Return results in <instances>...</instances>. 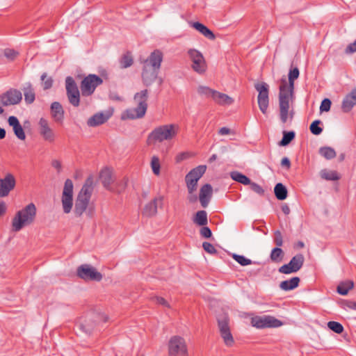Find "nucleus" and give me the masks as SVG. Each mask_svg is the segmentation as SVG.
Here are the masks:
<instances>
[{"mask_svg": "<svg viewBox=\"0 0 356 356\" xmlns=\"http://www.w3.org/2000/svg\"><path fill=\"white\" fill-rule=\"evenodd\" d=\"M291 84L288 83L285 76L280 80V86L279 88V108L280 118L282 123H286L288 118L291 120L293 118V111H289L290 102H293L294 98V87H291Z\"/></svg>", "mask_w": 356, "mask_h": 356, "instance_id": "obj_1", "label": "nucleus"}, {"mask_svg": "<svg viewBox=\"0 0 356 356\" xmlns=\"http://www.w3.org/2000/svg\"><path fill=\"white\" fill-rule=\"evenodd\" d=\"M162 60V52L156 49L144 61L141 76L145 86H151L156 80Z\"/></svg>", "mask_w": 356, "mask_h": 356, "instance_id": "obj_2", "label": "nucleus"}, {"mask_svg": "<svg viewBox=\"0 0 356 356\" xmlns=\"http://www.w3.org/2000/svg\"><path fill=\"white\" fill-rule=\"evenodd\" d=\"M148 90H143L136 92L134 101L136 104L135 108L127 109L122 115V120H135L145 116L147 109Z\"/></svg>", "mask_w": 356, "mask_h": 356, "instance_id": "obj_3", "label": "nucleus"}, {"mask_svg": "<svg viewBox=\"0 0 356 356\" xmlns=\"http://www.w3.org/2000/svg\"><path fill=\"white\" fill-rule=\"evenodd\" d=\"M36 216V207L30 203L17 212L12 220V229L14 232L20 231L24 227L32 224Z\"/></svg>", "mask_w": 356, "mask_h": 356, "instance_id": "obj_4", "label": "nucleus"}, {"mask_svg": "<svg viewBox=\"0 0 356 356\" xmlns=\"http://www.w3.org/2000/svg\"><path fill=\"white\" fill-rule=\"evenodd\" d=\"M207 170L206 165H199L191 170L185 177V181L188 192V200L190 203H194L197 200V197L194 193L197 188V182Z\"/></svg>", "mask_w": 356, "mask_h": 356, "instance_id": "obj_5", "label": "nucleus"}, {"mask_svg": "<svg viewBox=\"0 0 356 356\" xmlns=\"http://www.w3.org/2000/svg\"><path fill=\"white\" fill-rule=\"evenodd\" d=\"M178 131V124H168L161 125L152 131L148 136V140L159 143H162L164 140H170L177 136Z\"/></svg>", "mask_w": 356, "mask_h": 356, "instance_id": "obj_6", "label": "nucleus"}, {"mask_svg": "<svg viewBox=\"0 0 356 356\" xmlns=\"http://www.w3.org/2000/svg\"><path fill=\"white\" fill-rule=\"evenodd\" d=\"M107 321V317L99 313H90L79 320L78 327L83 332L90 334L100 323Z\"/></svg>", "mask_w": 356, "mask_h": 356, "instance_id": "obj_7", "label": "nucleus"}, {"mask_svg": "<svg viewBox=\"0 0 356 356\" xmlns=\"http://www.w3.org/2000/svg\"><path fill=\"white\" fill-rule=\"evenodd\" d=\"M218 326L220 334L227 346H232L234 340L230 330L229 318L227 313L222 312L217 316Z\"/></svg>", "mask_w": 356, "mask_h": 356, "instance_id": "obj_8", "label": "nucleus"}, {"mask_svg": "<svg viewBox=\"0 0 356 356\" xmlns=\"http://www.w3.org/2000/svg\"><path fill=\"white\" fill-rule=\"evenodd\" d=\"M169 356H188L185 339L180 336L172 337L168 343Z\"/></svg>", "mask_w": 356, "mask_h": 356, "instance_id": "obj_9", "label": "nucleus"}, {"mask_svg": "<svg viewBox=\"0 0 356 356\" xmlns=\"http://www.w3.org/2000/svg\"><path fill=\"white\" fill-rule=\"evenodd\" d=\"M102 79L93 74H88L82 80L80 84L81 94L84 97L92 95L96 88L102 84Z\"/></svg>", "mask_w": 356, "mask_h": 356, "instance_id": "obj_10", "label": "nucleus"}, {"mask_svg": "<svg viewBox=\"0 0 356 356\" xmlns=\"http://www.w3.org/2000/svg\"><path fill=\"white\" fill-rule=\"evenodd\" d=\"M73 188L72 181L67 179L65 181L61 197L63 209L65 213H70L73 207Z\"/></svg>", "mask_w": 356, "mask_h": 356, "instance_id": "obj_11", "label": "nucleus"}, {"mask_svg": "<svg viewBox=\"0 0 356 356\" xmlns=\"http://www.w3.org/2000/svg\"><path fill=\"white\" fill-rule=\"evenodd\" d=\"M66 94L69 102L74 107H78L80 104V92L78 86L72 76L65 79Z\"/></svg>", "mask_w": 356, "mask_h": 356, "instance_id": "obj_12", "label": "nucleus"}, {"mask_svg": "<svg viewBox=\"0 0 356 356\" xmlns=\"http://www.w3.org/2000/svg\"><path fill=\"white\" fill-rule=\"evenodd\" d=\"M188 54L192 62V69L200 74L204 73L207 66L202 54L194 49H189Z\"/></svg>", "mask_w": 356, "mask_h": 356, "instance_id": "obj_13", "label": "nucleus"}, {"mask_svg": "<svg viewBox=\"0 0 356 356\" xmlns=\"http://www.w3.org/2000/svg\"><path fill=\"white\" fill-rule=\"evenodd\" d=\"M251 325L259 329L278 327L282 322L272 316H254L251 318Z\"/></svg>", "mask_w": 356, "mask_h": 356, "instance_id": "obj_14", "label": "nucleus"}, {"mask_svg": "<svg viewBox=\"0 0 356 356\" xmlns=\"http://www.w3.org/2000/svg\"><path fill=\"white\" fill-rule=\"evenodd\" d=\"M76 273L79 277L86 281L99 282L102 279V273L88 264H83L79 266Z\"/></svg>", "mask_w": 356, "mask_h": 356, "instance_id": "obj_15", "label": "nucleus"}, {"mask_svg": "<svg viewBox=\"0 0 356 356\" xmlns=\"http://www.w3.org/2000/svg\"><path fill=\"white\" fill-rule=\"evenodd\" d=\"M255 89L258 91L257 97L258 105L262 113L266 114L269 104V90L268 85L266 83H257L255 85Z\"/></svg>", "mask_w": 356, "mask_h": 356, "instance_id": "obj_16", "label": "nucleus"}, {"mask_svg": "<svg viewBox=\"0 0 356 356\" xmlns=\"http://www.w3.org/2000/svg\"><path fill=\"white\" fill-rule=\"evenodd\" d=\"M305 258L303 254H298L292 257L289 264L279 268L278 271L282 274H291L298 272L303 266Z\"/></svg>", "mask_w": 356, "mask_h": 356, "instance_id": "obj_17", "label": "nucleus"}, {"mask_svg": "<svg viewBox=\"0 0 356 356\" xmlns=\"http://www.w3.org/2000/svg\"><path fill=\"white\" fill-rule=\"evenodd\" d=\"M38 131L42 139L49 143H53L56 138L55 131L50 127L48 120L44 118H41L39 120Z\"/></svg>", "mask_w": 356, "mask_h": 356, "instance_id": "obj_18", "label": "nucleus"}, {"mask_svg": "<svg viewBox=\"0 0 356 356\" xmlns=\"http://www.w3.org/2000/svg\"><path fill=\"white\" fill-rule=\"evenodd\" d=\"M22 99V94L20 90L10 88L0 95V101L3 106L18 104Z\"/></svg>", "mask_w": 356, "mask_h": 356, "instance_id": "obj_19", "label": "nucleus"}, {"mask_svg": "<svg viewBox=\"0 0 356 356\" xmlns=\"http://www.w3.org/2000/svg\"><path fill=\"white\" fill-rule=\"evenodd\" d=\"M163 202V197L159 195L154 197L151 202H148L143 209V215L152 217L157 213V208L161 207Z\"/></svg>", "mask_w": 356, "mask_h": 356, "instance_id": "obj_20", "label": "nucleus"}, {"mask_svg": "<svg viewBox=\"0 0 356 356\" xmlns=\"http://www.w3.org/2000/svg\"><path fill=\"white\" fill-rule=\"evenodd\" d=\"M15 186V179L13 175L8 174L3 179H0V197L7 196Z\"/></svg>", "mask_w": 356, "mask_h": 356, "instance_id": "obj_21", "label": "nucleus"}, {"mask_svg": "<svg viewBox=\"0 0 356 356\" xmlns=\"http://www.w3.org/2000/svg\"><path fill=\"white\" fill-rule=\"evenodd\" d=\"M213 195V188L211 184H204L200 190L199 200L201 206L207 208L210 202Z\"/></svg>", "mask_w": 356, "mask_h": 356, "instance_id": "obj_22", "label": "nucleus"}, {"mask_svg": "<svg viewBox=\"0 0 356 356\" xmlns=\"http://www.w3.org/2000/svg\"><path fill=\"white\" fill-rule=\"evenodd\" d=\"M8 122L13 127L14 134L18 139L22 140L26 139L25 132L17 117L10 116L8 119Z\"/></svg>", "mask_w": 356, "mask_h": 356, "instance_id": "obj_23", "label": "nucleus"}, {"mask_svg": "<svg viewBox=\"0 0 356 356\" xmlns=\"http://www.w3.org/2000/svg\"><path fill=\"white\" fill-rule=\"evenodd\" d=\"M356 105V88L353 89L350 93L343 98L341 109L344 113L350 112Z\"/></svg>", "mask_w": 356, "mask_h": 356, "instance_id": "obj_24", "label": "nucleus"}, {"mask_svg": "<svg viewBox=\"0 0 356 356\" xmlns=\"http://www.w3.org/2000/svg\"><path fill=\"white\" fill-rule=\"evenodd\" d=\"M111 116V113H97L90 117L87 124L89 127H97L106 122Z\"/></svg>", "mask_w": 356, "mask_h": 356, "instance_id": "obj_25", "label": "nucleus"}, {"mask_svg": "<svg viewBox=\"0 0 356 356\" xmlns=\"http://www.w3.org/2000/svg\"><path fill=\"white\" fill-rule=\"evenodd\" d=\"M99 179L105 188L111 191L113 190L111 184L114 180L113 179L112 172L109 168H106L101 170Z\"/></svg>", "mask_w": 356, "mask_h": 356, "instance_id": "obj_26", "label": "nucleus"}, {"mask_svg": "<svg viewBox=\"0 0 356 356\" xmlns=\"http://www.w3.org/2000/svg\"><path fill=\"white\" fill-rule=\"evenodd\" d=\"M51 114L56 122L60 123L63 122L64 118V110L59 102H54L51 104Z\"/></svg>", "mask_w": 356, "mask_h": 356, "instance_id": "obj_27", "label": "nucleus"}, {"mask_svg": "<svg viewBox=\"0 0 356 356\" xmlns=\"http://www.w3.org/2000/svg\"><path fill=\"white\" fill-rule=\"evenodd\" d=\"M93 191V179L92 177H89L85 181L82 188L78 194V197L81 198H86L87 200H90L92 193Z\"/></svg>", "mask_w": 356, "mask_h": 356, "instance_id": "obj_28", "label": "nucleus"}, {"mask_svg": "<svg viewBox=\"0 0 356 356\" xmlns=\"http://www.w3.org/2000/svg\"><path fill=\"white\" fill-rule=\"evenodd\" d=\"M89 202L90 201L87 200V199H86L85 197L81 198L77 196L75 201L74 210L76 216L80 217L83 213V212L86 210L88 206Z\"/></svg>", "mask_w": 356, "mask_h": 356, "instance_id": "obj_29", "label": "nucleus"}, {"mask_svg": "<svg viewBox=\"0 0 356 356\" xmlns=\"http://www.w3.org/2000/svg\"><path fill=\"white\" fill-rule=\"evenodd\" d=\"M25 102L28 104H32L35 99L34 88L31 83H26L22 88Z\"/></svg>", "mask_w": 356, "mask_h": 356, "instance_id": "obj_30", "label": "nucleus"}, {"mask_svg": "<svg viewBox=\"0 0 356 356\" xmlns=\"http://www.w3.org/2000/svg\"><path fill=\"white\" fill-rule=\"evenodd\" d=\"M191 26L209 40H214L216 38L214 33L202 23L198 22H192Z\"/></svg>", "mask_w": 356, "mask_h": 356, "instance_id": "obj_31", "label": "nucleus"}, {"mask_svg": "<svg viewBox=\"0 0 356 356\" xmlns=\"http://www.w3.org/2000/svg\"><path fill=\"white\" fill-rule=\"evenodd\" d=\"M300 281V280L298 277H293L289 280L281 282L280 288L285 291L293 290L299 286Z\"/></svg>", "mask_w": 356, "mask_h": 356, "instance_id": "obj_32", "label": "nucleus"}, {"mask_svg": "<svg viewBox=\"0 0 356 356\" xmlns=\"http://www.w3.org/2000/svg\"><path fill=\"white\" fill-rule=\"evenodd\" d=\"M193 222L199 226H205L208 224L207 213L204 210H200L195 213L193 218Z\"/></svg>", "mask_w": 356, "mask_h": 356, "instance_id": "obj_33", "label": "nucleus"}, {"mask_svg": "<svg viewBox=\"0 0 356 356\" xmlns=\"http://www.w3.org/2000/svg\"><path fill=\"white\" fill-rule=\"evenodd\" d=\"M212 99L218 104L229 105L233 103V99L227 95L215 90Z\"/></svg>", "mask_w": 356, "mask_h": 356, "instance_id": "obj_34", "label": "nucleus"}, {"mask_svg": "<svg viewBox=\"0 0 356 356\" xmlns=\"http://www.w3.org/2000/svg\"><path fill=\"white\" fill-rule=\"evenodd\" d=\"M274 193L276 198L279 200H284L287 197V188L282 183H278L275 185Z\"/></svg>", "mask_w": 356, "mask_h": 356, "instance_id": "obj_35", "label": "nucleus"}, {"mask_svg": "<svg viewBox=\"0 0 356 356\" xmlns=\"http://www.w3.org/2000/svg\"><path fill=\"white\" fill-rule=\"evenodd\" d=\"M353 282L348 280L343 282H341L337 288V291L340 295L346 296L348 294V291L353 288Z\"/></svg>", "mask_w": 356, "mask_h": 356, "instance_id": "obj_36", "label": "nucleus"}, {"mask_svg": "<svg viewBox=\"0 0 356 356\" xmlns=\"http://www.w3.org/2000/svg\"><path fill=\"white\" fill-rule=\"evenodd\" d=\"M230 177L233 180L238 183L243 184L244 185H248L249 184H250L251 180L250 179V178H248L247 176L239 172H232L230 173Z\"/></svg>", "mask_w": 356, "mask_h": 356, "instance_id": "obj_37", "label": "nucleus"}, {"mask_svg": "<svg viewBox=\"0 0 356 356\" xmlns=\"http://www.w3.org/2000/svg\"><path fill=\"white\" fill-rule=\"evenodd\" d=\"M120 67L122 69L131 67L134 63V59L130 52L123 54L120 59Z\"/></svg>", "mask_w": 356, "mask_h": 356, "instance_id": "obj_38", "label": "nucleus"}, {"mask_svg": "<svg viewBox=\"0 0 356 356\" xmlns=\"http://www.w3.org/2000/svg\"><path fill=\"white\" fill-rule=\"evenodd\" d=\"M319 154L326 159H334L337 154L335 150L330 147H322L319 149Z\"/></svg>", "mask_w": 356, "mask_h": 356, "instance_id": "obj_39", "label": "nucleus"}, {"mask_svg": "<svg viewBox=\"0 0 356 356\" xmlns=\"http://www.w3.org/2000/svg\"><path fill=\"white\" fill-rule=\"evenodd\" d=\"M300 75V71L298 67H293V65H291V68L288 74V83L291 84V87H294V82L295 80H296Z\"/></svg>", "mask_w": 356, "mask_h": 356, "instance_id": "obj_40", "label": "nucleus"}, {"mask_svg": "<svg viewBox=\"0 0 356 356\" xmlns=\"http://www.w3.org/2000/svg\"><path fill=\"white\" fill-rule=\"evenodd\" d=\"M296 136V134L293 131H283V137L282 140L279 142L280 146H286L288 145Z\"/></svg>", "mask_w": 356, "mask_h": 356, "instance_id": "obj_41", "label": "nucleus"}, {"mask_svg": "<svg viewBox=\"0 0 356 356\" xmlns=\"http://www.w3.org/2000/svg\"><path fill=\"white\" fill-rule=\"evenodd\" d=\"M321 178L329 181H336L340 178L336 171L327 170L325 169L321 171Z\"/></svg>", "mask_w": 356, "mask_h": 356, "instance_id": "obj_42", "label": "nucleus"}, {"mask_svg": "<svg viewBox=\"0 0 356 356\" xmlns=\"http://www.w3.org/2000/svg\"><path fill=\"white\" fill-rule=\"evenodd\" d=\"M284 257V252L280 247H276L271 251L270 258L274 262H280Z\"/></svg>", "mask_w": 356, "mask_h": 356, "instance_id": "obj_43", "label": "nucleus"}, {"mask_svg": "<svg viewBox=\"0 0 356 356\" xmlns=\"http://www.w3.org/2000/svg\"><path fill=\"white\" fill-rule=\"evenodd\" d=\"M197 92L200 95L204 97H213L215 90L204 86H200L197 88Z\"/></svg>", "mask_w": 356, "mask_h": 356, "instance_id": "obj_44", "label": "nucleus"}, {"mask_svg": "<svg viewBox=\"0 0 356 356\" xmlns=\"http://www.w3.org/2000/svg\"><path fill=\"white\" fill-rule=\"evenodd\" d=\"M232 258L243 266L250 265L254 263L251 259L245 257L243 255L233 254Z\"/></svg>", "mask_w": 356, "mask_h": 356, "instance_id": "obj_45", "label": "nucleus"}, {"mask_svg": "<svg viewBox=\"0 0 356 356\" xmlns=\"http://www.w3.org/2000/svg\"><path fill=\"white\" fill-rule=\"evenodd\" d=\"M321 123L320 120H316L310 124L309 129L314 135L318 136L322 133L323 129L319 126Z\"/></svg>", "mask_w": 356, "mask_h": 356, "instance_id": "obj_46", "label": "nucleus"}, {"mask_svg": "<svg viewBox=\"0 0 356 356\" xmlns=\"http://www.w3.org/2000/svg\"><path fill=\"white\" fill-rule=\"evenodd\" d=\"M151 168H152L153 173L155 175H159L161 165H160V161H159V159L158 156H152V160H151Z\"/></svg>", "mask_w": 356, "mask_h": 356, "instance_id": "obj_47", "label": "nucleus"}, {"mask_svg": "<svg viewBox=\"0 0 356 356\" xmlns=\"http://www.w3.org/2000/svg\"><path fill=\"white\" fill-rule=\"evenodd\" d=\"M327 327L330 330L334 332L337 334H341L343 331V325L337 321H330L327 323Z\"/></svg>", "mask_w": 356, "mask_h": 356, "instance_id": "obj_48", "label": "nucleus"}, {"mask_svg": "<svg viewBox=\"0 0 356 356\" xmlns=\"http://www.w3.org/2000/svg\"><path fill=\"white\" fill-rule=\"evenodd\" d=\"M250 189L254 191V193H257L259 195H264V190L263 188L259 185L257 183L252 182L250 181V184H249Z\"/></svg>", "mask_w": 356, "mask_h": 356, "instance_id": "obj_49", "label": "nucleus"}, {"mask_svg": "<svg viewBox=\"0 0 356 356\" xmlns=\"http://www.w3.org/2000/svg\"><path fill=\"white\" fill-rule=\"evenodd\" d=\"M46 77H47V74L45 73H44L41 76V80L43 81L42 85H43L44 90H48V89L51 88L52 87V84H53L52 79L51 77H49V78H47L46 80H44Z\"/></svg>", "mask_w": 356, "mask_h": 356, "instance_id": "obj_50", "label": "nucleus"}, {"mask_svg": "<svg viewBox=\"0 0 356 356\" xmlns=\"http://www.w3.org/2000/svg\"><path fill=\"white\" fill-rule=\"evenodd\" d=\"M202 247L204 250L209 254H215L217 253V250L216 248L213 246V245L209 242H204L202 243Z\"/></svg>", "mask_w": 356, "mask_h": 356, "instance_id": "obj_51", "label": "nucleus"}, {"mask_svg": "<svg viewBox=\"0 0 356 356\" xmlns=\"http://www.w3.org/2000/svg\"><path fill=\"white\" fill-rule=\"evenodd\" d=\"M274 243L277 245V247H281L283 245V238L282 233L280 230H276L274 232Z\"/></svg>", "mask_w": 356, "mask_h": 356, "instance_id": "obj_52", "label": "nucleus"}, {"mask_svg": "<svg viewBox=\"0 0 356 356\" xmlns=\"http://www.w3.org/2000/svg\"><path fill=\"white\" fill-rule=\"evenodd\" d=\"M332 102L330 99L325 98L324 99L320 106L321 112L329 111L331 107Z\"/></svg>", "mask_w": 356, "mask_h": 356, "instance_id": "obj_53", "label": "nucleus"}, {"mask_svg": "<svg viewBox=\"0 0 356 356\" xmlns=\"http://www.w3.org/2000/svg\"><path fill=\"white\" fill-rule=\"evenodd\" d=\"M201 229L200 230V234L202 237L205 238H209L212 236L211 230L209 227L205 226H201Z\"/></svg>", "mask_w": 356, "mask_h": 356, "instance_id": "obj_54", "label": "nucleus"}, {"mask_svg": "<svg viewBox=\"0 0 356 356\" xmlns=\"http://www.w3.org/2000/svg\"><path fill=\"white\" fill-rule=\"evenodd\" d=\"M152 300L158 305H161L165 307H170L169 303L162 297L155 296Z\"/></svg>", "mask_w": 356, "mask_h": 356, "instance_id": "obj_55", "label": "nucleus"}, {"mask_svg": "<svg viewBox=\"0 0 356 356\" xmlns=\"http://www.w3.org/2000/svg\"><path fill=\"white\" fill-rule=\"evenodd\" d=\"M342 305L343 307H348L350 309L356 310V301L346 300H343Z\"/></svg>", "mask_w": 356, "mask_h": 356, "instance_id": "obj_56", "label": "nucleus"}, {"mask_svg": "<svg viewBox=\"0 0 356 356\" xmlns=\"http://www.w3.org/2000/svg\"><path fill=\"white\" fill-rule=\"evenodd\" d=\"M17 53L14 51L13 49H6L5 51H4V55L9 59H14L16 56H17Z\"/></svg>", "mask_w": 356, "mask_h": 356, "instance_id": "obj_57", "label": "nucleus"}, {"mask_svg": "<svg viewBox=\"0 0 356 356\" xmlns=\"http://www.w3.org/2000/svg\"><path fill=\"white\" fill-rule=\"evenodd\" d=\"M356 51V40L350 43L346 49V52L347 54H351Z\"/></svg>", "mask_w": 356, "mask_h": 356, "instance_id": "obj_58", "label": "nucleus"}, {"mask_svg": "<svg viewBox=\"0 0 356 356\" xmlns=\"http://www.w3.org/2000/svg\"><path fill=\"white\" fill-rule=\"evenodd\" d=\"M281 165L289 170L291 167V161L288 157H284L281 161Z\"/></svg>", "mask_w": 356, "mask_h": 356, "instance_id": "obj_59", "label": "nucleus"}, {"mask_svg": "<svg viewBox=\"0 0 356 356\" xmlns=\"http://www.w3.org/2000/svg\"><path fill=\"white\" fill-rule=\"evenodd\" d=\"M109 98L114 101L121 102L123 100L122 97H120L117 92H110Z\"/></svg>", "mask_w": 356, "mask_h": 356, "instance_id": "obj_60", "label": "nucleus"}, {"mask_svg": "<svg viewBox=\"0 0 356 356\" xmlns=\"http://www.w3.org/2000/svg\"><path fill=\"white\" fill-rule=\"evenodd\" d=\"M52 166L56 168L58 172H60L61 170V163L58 160H54L51 163Z\"/></svg>", "mask_w": 356, "mask_h": 356, "instance_id": "obj_61", "label": "nucleus"}, {"mask_svg": "<svg viewBox=\"0 0 356 356\" xmlns=\"http://www.w3.org/2000/svg\"><path fill=\"white\" fill-rule=\"evenodd\" d=\"M229 133H230V129L225 127L220 128L218 131V134L221 136L227 135V134H229Z\"/></svg>", "mask_w": 356, "mask_h": 356, "instance_id": "obj_62", "label": "nucleus"}, {"mask_svg": "<svg viewBox=\"0 0 356 356\" xmlns=\"http://www.w3.org/2000/svg\"><path fill=\"white\" fill-rule=\"evenodd\" d=\"M282 211L284 214L288 215L290 213V208L285 204L282 206Z\"/></svg>", "mask_w": 356, "mask_h": 356, "instance_id": "obj_63", "label": "nucleus"}, {"mask_svg": "<svg viewBox=\"0 0 356 356\" xmlns=\"http://www.w3.org/2000/svg\"><path fill=\"white\" fill-rule=\"evenodd\" d=\"M6 204L3 202H0V216L6 212Z\"/></svg>", "mask_w": 356, "mask_h": 356, "instance_id": "obj_64", "label": "nucleus"}]
</instances>
